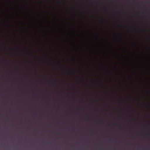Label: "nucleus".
<instances>
[{
  "label": "nucleus",
  "instance_id": "f257e3e1",
  "mask_svg": "<svg viewBox=\"0 0 150 150\" xmlns=\"http://www.w3.org/2000/svg\"><path fill=\"white\" fill-rule=\"evenodd\" d=\"M101 122L102 123H103L104 122V121H102Z\"/></svg>",
  "mask_w": 150,
  "mask_h": 150
}]
</instances>
